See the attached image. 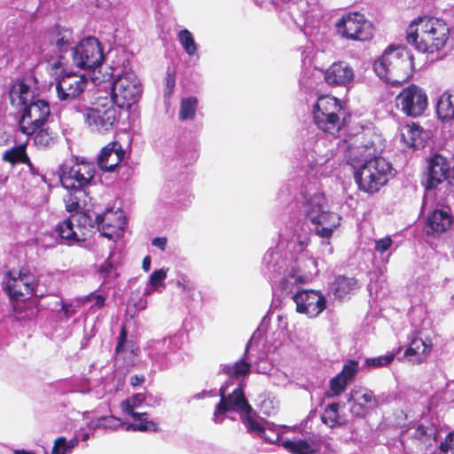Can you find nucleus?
I'll return each instance as SVG.
<instances>
[{
  "label": "nucleus",
  "mask_w": 454,
  "mask_h": 454,
  "mask_svg": "<svg viewBox=\"0 0 454 454\" xmlns=\"http://www.w3.org/2000/svg\"><path fill=\"white\" fill-rule=\"evenodd\" d=\"M280 236L283 241H286L291 258H283L278 251L270 248L262 257V272L272 285H278L286 293H293L295 286L303 283L305 274L312 273L310 267H316V261L306 252L309 233L303 224L286 226Z\"/></svg>",
  "instance_id": "nucleus-1"
},
{
  "label": "nucleus",
  "mask_w": 454,
  "mask_h": 454,
  "mask_svg": "<svg viewBox=\"0 0 454 454\" xmlns=\"http://www.w3.org/2000/svg\"><path fill=\"white\" fill-rule=\"evenodd\" d=\"M300 184V211L303 216L304 223L310 224L309 230L322 238L321 252L323 254H332L333 248L330 239L334 231L340 226L341 217L339 214L331 210L329 202L325 193L320 190L316 182L299 179L289 180L284 184L278 193L280 203H286L292 200L294 192Z\"/></svg>",
  "instance_id": "nucleus-2"
},
{
  "label": "nucleus",
  "mask_w": 454,
  "mask_h": 454,
  "mask_svg": "<svg viewBox=\"0 0 454 454\" xmlns=\"http://www.w3.org/2000/svg\"><path fill=\"white\" fill-rule=\"evenodd\" d=\"M96 174L93 162L66 161L59 170V180L67 190L64 202L67 212L79 213L89 211L92 198L90 196L89 186L92 184Z\"/></svg>",
  "instance_id": "nucleus-3"
},
{
  "label": "nucleus",
  "mask_w": 454,
  "mask_h": 454,
  "mask_svg": "<svg viewBox=\"0 0 454 454\" xmlns=\"http://www.w3.org/2000/svg\"><path fill=\"white\" fill-rule=\"evenodd\" d=\"M111 100L120 108L130 107L142 95V84L133 71L129 54L121 51L112 62Z\"/></svg>",
  "instance_id": "nucleus-4"
},
{
  "label": "nucleus",
  "mask_w": 454,
  "mask_h": 454,
  "mask_svg": "<svg viewBox=\"0 0 454 454\" xmlns=\"http://www.w3.org/2000/svg\"><path fill=\"white\" fill-rule=\"evenodd\" d=\"M450 36L447 23L433 16L414 19L406 29L408 43L420 52L434 53L445 46Z\"/></svg>",
  "instance_id": "nucleus-5"
},
{
  "label": "nucleus",
  "mask_w": 454,
  "mask_h": 454,
  "mask_svg": "<svg viewBox=\"0 0 454 454\" xmlns=\"http://www.w3.org/2000/svg\"><path fill=\"white\" fill-rule=\"evenodd\" d=\"M230 381H226L219 389L220 402L215 405L213 420L216 424L223 422V415L236 412L240 418L247 432L263 433V428H273L271 425H262L258 421L256 413L248 403L241 385L229 392Z\"/></svg>",
  "instance_id": "nucleus-6"
},
{
  "label": "nucleus",
  "mask_w": 454,
  "mask_h": 454,
  "mask_svg": "<svg viewBox=\"0 0 454 454\" xmlns=\"http://www.w3.org/2000/svg\"><path fill=\"white\" fill-rule=\"evenodd\" d=\"M413 58L404 46H388L374 61L373 70L383 81L392 85H400L411 75Z\"/></svg>",
  "instance_id": "nucleus-7"
},
{
  "label": "nucleus",
  "mask_w": 454,
  "mask_h": 454,
  "mask_svg": "<svg viewBox=\"0 0 454 454\" xmlns=\"http://www.w3.org/2000/svg\"><path fill=\"white\" fill-rule=\"evenodd\" d=\"M354 178L360 191L375 193L394 176L392 164L383 157H373L355 167Z\"/></svg>",
  "instance_id": "nucleus-8"
},
{
  "label": "nucleus",
  "mask_w": 454,
  "mask_h": 454,
  "mask_svg": "<svg viewBox=\"0 0 454 454\" xmlns=\"http://www.w3.org/2000/svg\"><path fill=\"white\" fill-rule=\"evenodd\" d=\"M348 113L340 99L331 95L320 96L312 107L313 121L325 133L336 135L343 127Z\"/></svg>",
  "instance_id": "nucleus-9"
},
{
  "label": "nucleus",
  "mask_w": 454,
  "mask_h": 454,
  "mask_svg": "<svg viewBox=\"0 0 454 454\" xmlns=\"http://www.w3.org/2000/svg\"><path fill=\"white\" fill-rule=\"evenodd\" d=\"M76 112L82 114L91 131L106 134L112 131L120 117L115 104L108 98H99L90 106L74 105Z\"/></svg>",
  "instance_id": "nucleus-10"
},
{
  "label": "nucleus",
  "mask_w": 454,
  "mask_h": 454,
  "mask_svg": "<svg viewBox=\"0 0 454 454\" xmlns=\"http://www.w3.org/2000/svg\"><path fill=\"white\" fill-rule=\"evenodd\" d=\"M3 289L11 298L27 296L43 297L49 294L41 278L35 276L27 268L12 270L5 273L3 279Z\"/></svg>",
  "instance_id": "nucleus-11"
},
{
  "label": "nucleus",
  "mask_w": 454,
  "mask_h": 454,
  "mask_svg": "<svg viewBox=\"0 0 454 454\" xmlns=\"http://www.w3.org/2000/svg\"><path fill=\"white\" fill-rule=\"evenodd\" d=\"M254 2L265 8L274 9L287 26H295L300 28L308 23L309 13L314 9L309 0H254Z\"/></svg>",
  "instance_id": "nucleus-12"
},
{
  "label": "nucleus",
  "mask_w": 454,
  "mask_h": 454,
  "mask_svg": "<svg viewBox=\"0 0 454 454\" xmlns=\"http://www.w3.org/2000/svg\"><path fill=\"white\" fill-rule=\"evenodd\" d=\"M183 333H175L159 340H151L146 343L145 350L153 367L165 370L170 366V356L182 347Z\"/></svg>",
  "instance_id": "nucleus-13"
},
{
  "label": "nucleus",
  "mask_w": 454,
  "mask_h": 454,
  "mask_svg": "<svg viewBox=\"0 0 454 454\" xmlns=\"http://www.w3.org/2000/svg\"><path fill=\"white\" fill-rule=\"evenodd\" d=\"M18 113L20 131L27 136H31L40 127L45 125L51 115V108L47 101L36 98Z\"/></svg>",
  "instance_id": "nucleus-14"
},
{
  "label": "nucleus",
  "mask_w": 454,
  "mask_h": 454,
  "mask_svg": "<svg viewBox=\"0 0 454 454\" xmlns=\"http://www.w3.org/2000/svg\"><path fill=\"white\" fill-rule=\"evenodd\" d=\"M74 65L81 69H97L101 67L105 56L99 41L93 36L82 39L72 48Z\"/></svg>",
  "instance_id": "nucleus-15"
},
{
  "label": "nucleus",
  "mask_w": 454,
  "mask_h": 454,
  "mask_svg": "<svg viewBox=\"0 0 454 454\" xmlns=\"http://www.w3.org/2000/svg\"><path fill=\"white\" fill-rule=\"evenodd\" d=\"M336 30L342 37L366 41L372 37V27L364 15L358 12L347 13L336 23Z\"/></svg>",
  "instance_id": "nucleus-16"
},
{
  "label": "nucleus",
  "mask_w": 454,
  "mask_h": 454,
  "mask_svg": "<svg viewBox=\"0 0 454 454\" xmlns=\"http://www.w3.org/2000/svg\"><path fill=\"white\" fill-rule=\"evenodd\" d=\"M395 106L405 115L413 118L419 117L427 107V93L417 85H409L396 96Z\"/></svg>",
  "instance_id": "nucleus-17"
},
{
  "label": "nucleus",
  "mask_w": 454,
  "mask_h": 454,
  "mask_svg": "<svg viewBox=\"0 0 454 454\" xmlns=\"http://www.w3.org/2000/svg\"><path fill=\"white\" fill-rule=\"evenodd\" d=\"M89 85L85 74L68 73L62 75L57 82L56 91L60 101L73 102L81 99Z\"/></svg>",
  "instance_id": "nucleus-18"
},
{
  "label": "nucleus",
  "mask_w": 454,
  "mask_h": 454,
  "mask_svg": "<svg viewBox=\"0 0 454 454\" xmlns=\"http://www.w3.org/2000/svg\"><path fill=\"white\" fill-rule=\"evenodd\" d=\"M95 223L104 237L117 239L123 235L126 226V217L121 210L107 208L95 217Z\"/></svg>",
  "instance_id": "nucleus-19"
},
{
  "label": "nucleus",
  "mask_w": 454,
  "mask_h": 454,
  "mask_svg": "<svg viewBox=\"0 0 454 454\" xmlns=\"http://www.w3.org/2000/svg\"><path fill=\"white\" fill-rule=\"evenodd\" d=\"M333 157V145H330L325 138L320 137L316 140L309 139L304 145V160L302 165L314 169L318 166L326 164Z\"/></svg>",
  "instance_id": "nucleus-20"
},
{
  "label": "nucleus",
  "mask_w": 454,
  "mask_h": 454,
  "mask_svg": "<svg viewBox=\"0 0 454 454\" xmlns=\"http://www.w3.org/2000/svg\"><path fill=\"white\" fill-rule=\"evenodd\" d=\"M45 38L50 45L53 46L58 51V59L49 61V66L52 70H58L63 65V54L67 52L74 43L73 32L69 28L56 25L51 27Z\"/></svg>",
  "instance_id": "nucleus-21"
},
{
  "label": "nucleus",
  "mask_w": 454,
  "mask_h": 454,
  "mask_svg": "<svg viewBox=\"0 0 454 454\" xmlns=\"http://www.w3.org/2000/svg\"><path fill=\"white\" fill-rule=\"evenodd\" d=\"M299 313L306 314L309 317H316L324 311L326 300L322 293L314 290L297 291L293 295Z\"/></svg>",
  "instance_id": "nucleus-22"
},
{
  "label": "nucleus",
  "mask_w": 454,
  "mask_h": 454,
  "mask_svg": "<svg viewBox=\"0 0 454 454\" xmlns=\"http://www.w3.org/2000/svg\"><path fill=\"white\" fill-rule=\"evenodd\" d=\"M32 77L19 78L13 81L9 88L11 105L20 112L37 97L32 88Z\"/></svg>",
  "instance_id": "nucleus-23"
},
{
  "label": "nucleus",
  "mask_w": 454,
  "mask_h": 454,
  "mask_svg": "<svg viewBox=\"0 0 454 454\" xmlns=\"http://www.w3.org/2000/svg\"><path fill=\"white\" fill-rule=\"evenodd\" d=\"M450 169V162L439 153H434L427 160V171L423 182L427 190L435 188L447 179Z\"/></svg>",
  "instance_id": "nucleus-24"
},
{
  "label": "nucleus",
  "mask_w": 454,
  "mask_h": 454,
  "mask_svg": "<svg viewBox=\"0 0 454 454\" xmlns=\"http://www.w3.org/2000/svg\"><path fill=\"white\" fill-rule=\"evenodd\" d=\"M452 223L453 216L450 207L436 208L427 215L424 231L428 236L439 237L450 228Z\"/></svg>",
  "instance_id": "nucleus-25"
},
{
  "label": "nucleus",
  "mask_w": 454,
  "mask_h": 454,
  "mask_svg": "<svg viewBox=\"0 0 454 454\" xmlns=\"http://www.w3.org/2000/svg\"><path fill=\"white\" fill-rule=\"evenodd\" d=\"M353 68L344 61L333 63L325 72V81L331 86L349 85L354 80Z\"/></svg>",
  "instance_id": "nucleus-26"
},
{
  "label": "nucleus",
  "mask_w": 454,
  "mask_h": 454,
  "mask_svg": "<svg viewBox=\"0 0 454 454\" xmlns=\"http://www.w3.org/2000/svg\"><path fill=\"white\" fill-rule=\"evenodd\" d=\"M432 347L430 339H423L416 333L412 335L409 347L403 353V357L412 364H419L429 356Z\"/></svg>",
  "instance_id": "nucleus-27"
},
{
  "label": "nucleus",
  "mask_w": 454,
  "mask_h": 454,
  "mask_svg": "<svg viewBox=\"0 0 454 454\" xmlns=\"http://www.w3.org/2000/svg\"><path fill=\"white\" fill-rule=\"evenodd\" d=\"M124 155L125 152L121 144L113 142L101 150L98 157V165L103 171H113L122 160Z\"/></svg>",
  "instance_id": "nucleus-28"
},
{
  "label": "nucleus",
  "mask_w": 454,
  "mask_h": 454,
  "mask_svg": "<svg viewBox=\"0 0 454 454\" xmlns=\"http://www.w3.org/2000/svg\"><path fill=\"white\" fill-rule=\"evenodd\" d=\"M358 361L348 360L341 370L334 378L330 380V388L334 395H340L348 382L353 380L358 372Z\"/></svg>",
  "instance_id": "nucleus-29"
},
{
  "label": "nucleus",
  "mask_w": 454,
  "mask_h": 454,
  "mask_svg": "<svg viewBox=\"0 0 454 454\" xmlns=\"http://www.w3.org/2000/svg\"><path fill=\"white\" fill-rule=\"evenodd\" d=\"M257 333H260L259 329H257V331L254 333L253 337L250 339L247 346L246 351H247L253 339L254 338ZM247 359L250 360L249 357H247V352H245L244 356L233 364H224L222 367V372L227 374L230 378L246 376L251 372L252 366L251 363L247 362Z\"/></svg>",
  "instance_id": "nucleus-30"
},
{
  "label": "nucleus",
  "mask_w": 454,
  "mask_h": 454,
  "mask_svg": "<svg viewBox=\"0 0 454 454\" xmlns=\"http://www.w3.org/2000/svg\"><path fill=\"white\" fill-rule=\"evenodd\" d=\"M359 288L357 280L354 278L339 276L332 285V291L336 298L342 299L353 294Z\"/></svg>",
  "instance_id": "nucleus-31"
},
{
  "label": "nucleus",
  "mask_w": 454,
  "mask_h": 454,
  "mask_svg": "<svg viewBox=\"0 0 454 454\" xmlns=\"http://www.w3.org/2000/svg\"><path fill=\"white\" fill-rule=\"evenodd\" d=\"M436 113L442 121H454V90L445 91L440 96Z\"/></svg>",
  "instance_id": "nucleus-32"
},
{
  "label": "nucleus",
  "mask_w": 454,
  "mask_h": 454,
  "mask_svg": "<svg viewBox=\"0 0 454 454\" xmlns=\"http://www.w3.org/2000/svg\"><path fill=\"white\" fill-rule=\"evenodd\" d=\"M157 423L149 419L147 412H141L134 414L133 422L125 426V431H139V432H152L156 433L159 431Z\"/></svg>",
  "instance_id": "nucleus-33"
},
{
  "label": "nucleus",
  "mask_w": 454,
  "mask_h": 454,
  "mask_svg": "<svg viewBox=\"0 0 454 454\" xmlns=\"http://www.w3.org/2000/svg\"><path fill=\"white\" fill-rule=\"evenodd\" d=\"M402 140L410 147L419 148L424 145L422 129L419 125H405L401 129Z\"/></svg>",
  "instance_id": "nucleus-34"
},
{
  "label": "nucleus",
  "mask_w": 454,
  "mask_h": 454,
  "mask_svg": "<svg viewBox=\"0 0 454 454\" xmlns=\"http://www.w3.org/2000/svg\"><path fill=\"white\" fill-rule=\"evenodd\" d=\"M55 232L62 244L72 246L79 241L77 234L74 231L73 223L69 218L57 224Z\"/></svg>",
  "instance_id": "nucleus-35"
},
{
  "label": "nucleus",
  "mask_w": 454,
  "mask_h": 454,
  "mask_svg": "<svg viewBox=\"0 0 454 454\" xmlns=\"http://www.w3.org/2000/svg\"><path fill=\"white\" fill-rule=\"evenodd\" d=\"M177 39L191 59H200L198 44L196 43L192 34L188 29H182L177 35Z\"/></svg>",
  "instance_id": "nucleus-36"
},
{
  "label": "nucleus",
  "mask_w": 454,
  "mask_h": 454,
  "mask_svg": "<svg viewBox=\"0 0 454 454\" xmlns=\"http://www.w3.org/2000/svg\"><path fill=\"white\" fill-rule=\"evenodd\" d=\"M348 400L362 403L368 409H375L379 405L372 391L363 387L353 389Z\"/></svg>",
  "instance_id": "nucleus-37"
},
{
  "label": "nucleus",
  "mask_w": 454,
  "mask_h": 454,
  "mask_svg": "<svg viewBox=\"0 0 454 454\" xmlns=\"http://www.w3.org/2000/svg\"><path fill=\"white\" fill-rule=\"evenodd\" d=\"M258 421H260L261 424L266 425L270 424L273 426V428H263V433H258V432H249L250 434H254L258 437L263 439L265 442L269 443H278L282 446L283 440L281 438V432L279 431V426L275 425L272 422L267 421L262 418L257 417Z\"/></svg>",
  "instance_id": "nucleus-38"
},
{
  "label": "nucleus",
  "mask_w": 454,
  "mask_h": 454,
  "mask_svg": "<svg viewBox=\"0 0 454 454\" xmlns=\"http://www.w3.org/2000/svg\"><path fill=\"white\" fill-rule=\"evenodd\" d=\"M127 424L123 423L121 419L114 416H104L91 420L89 427L91 430L105 429V430H117L120 427L125 429Z\"/></svg>",
  "instance_id": "nucleus-39"
},
{
  "label": "nucleus",
  "mask_w": 454,
  "mask_h": 454,
  "mask_svg": "<svg viewBox=\"0 0 454 454\" xmlns=\"http://www.w3.org/2000/svg\"><path fill=\"white\" fill-rule=\"evenodd\" d=\"M282 446L293 454H317V448L315 444L309 443L303 440L291 441L286 440L282 442Z\"/></svg>",
  "instance_id": "nucleus-40"
},
{
  "label": "nucleus",
  "mask_w": 454,
  "mask_h": 454,
  "mask_svg": "<svg viewBox=\"0 0 454 454\" xmlns=\"http://www.w3.org/2000/svg\"><path fill=\"white\" fill-rule=\"evenodd\" d=\"M32 135H34L35 145L39 148H47L52 146L55 144L57 138V134L53 132L50 128H44V126L40 127Z\"/></svg>",
  "instance_id": "nucleus-41"
},
{
  "label": "nucleus",
  "mask_w": 454,
  "mask_h": 454,
  "mask_svg": "<svg viewBox=\"0 0 454 454\" xmlns=\"http://www.w3.org/2000/svg\"><path fill=\"white\" fill-rule=\"evenodd\" d=\"M3 160L12 164H30V160L26 153L25 145H23L6 150L3 154Z\"/></svg>",
  "instance_id": "nucleus-42"
},
{
  "label": "nucleus",
  "mask_w": 454,
  "mask_h": 454,
  "mask_svg": "<svg viewBox=\"0 0 454 454\" xmlns=\"http://www.w3.org/2000/svg\"><path fill=\"white\" fill-rule=\"evenodd\" d=\"M198 99L195 97L182 98L180 102L179 119L181 121L193 120L198 108Z\"/></svg>",
  "instance_id": "nucleus-43"
},
{
  "label": "nucleus",
  "mask_w": 454,
  "mask_h": 454,
  "mask_svg": "<svg viewBox=\"0 0 454 454\" xmlns=\"http://www.w3.org/2000/svg\"><path fill=\"white\" fill-rule=\"evenodd\" d=\"M406 434L410 437L427 442L434 435V430L433 427L414 425L408 428Z\"/></svg>",
  "instance_id": "nucleus-44"
},
{
  "label": "nucleus",
  "mask_w": 454,
  "mask_h": 454,
  "mask_svg": "<svg viewBox=\"0 0 454 454\" xmlns=\"http://www.w3.org/2000/svg\"><path fill=\"white\" fill-rule=\"evenodd\" d=\"M393 240L389 236L375 240L374 251L382 258L383 262H387L392 254Z\"/></svg>",
  "instance_id": "nucleus-45"
},
{
  "label": "nucleus",
  "mask_w": 454,
  "mask_h": 454,
  "mask_svg": "<svg viewBox=\"0 0 454 454\" xmlns=\"http://www.w3.org/2000/svg\"><path fill=\"white\" fill-rule=\"evenodd\" d=\"M113 254H110L108 258L105 260V262L100 264L98 268V273L104 281L108 280L109 278H114L117 277L116 273V263L112 259Z\"/></svg>",
  "instance_id": "nucleus-46"
},
{
  "label": "nucleus",
  "mask_w": 454,
  "mask_h": 454,
  "mask_svg": "<svg viewBox=\"0 0 454 454\" xmlns=\"http://www.w3.org/2000/svg\"><path fill=\"white\" fill-rule=\"evenodd\" d=\"M176 286L189 299L193 298L196 290V283L189 276L185 274H178Z\"/></svg>",
  "instance_id": "nucleus-47"
},
{
  "label": "nucleus",
  "mask_w": 454,
  "mask_h": 454,
  "mask_svg": "<svg viewBox=\"0 0 454 454\" xmlns=\"http://www.w3.org/2000/svg\"><path fill=\"white\" fill-rule=\"evenodd\" d=\"M322 420L330 427L339 424V404L334 403L327 405L322 414Z\"/></svg>",
  "instance_id": "nucleus-48"
},
{
  "label": "nucleus",
  "mask_w": 454,
  "mask_h": 454,
  "mask_svg": "<svg viewBox=\"0 0 454 454\" xmlns=\"http://www.w3.org/2000/svg\"><path fill=\"white\" fill-rule=\"evenodd\" d=\"M394 353H387L377 357L366 358L364 363L367 367L380 368L389 364L394 360Z\"/></svg>",
  "instance_id": "nucleus-49"
},
{
  "label": "nucleus",
  "mask_w": 454,
  "mask_h": 454,
  "mask_svg": "<svg viewBox=\"0 0 454 454\" xmlns=\"http://www.w3.org/2000/svg\"><path fill=\"white\" fill-rule=\"evenodd\" d=\"M168 270L160 269L154 270L149 277L148 285H150L153 289H158L159 287H165L164 280L167 278Z\"/></svg>",
  "instance_id": "nucleus-50"
},
{
  "label": "nucleus",
  "mask_w": 454,
  "mask_h": 454,
  "mask_svg": "<svg viewBox=\"0 0 454 454\" xmlns=\"http://www.w3.org/2000/svg\"><path fill=\"white\" fill-rule=\"evenodd\" d=\"M82 299V302L90 301L92 302L91 309H102L105 306L106 295L101 294L90 293Z\"/></svg>",
  "instance_id": "nucleus-51"
},
{
  "label": "nucleus",
  "mask_w": 454,
  "mask_h": 454,
  "mask_svg": "<svg viewBox=\"0 0 454 454\" xmlns=\"http://www.w3.org/2000/svg\"><path fill=\"white\" fill-rule=\"evenodd\" d=\"M40 240L43 246L47 248L54 247L57 245L62 244L56 235L55 229L51 231L44 233Z\"/></svg>",
  "instance_id": "nucleus-52"
},
{
  "label": "nucleus",
  "mask_w": 454,
  "mask_h": 454,
  "mask_svg": "<svg viewBox=\"0 0 454 454\" xmlns=\"http://www.w3.org/2000/svg\"><path fill=\"white\" fill-rule=\"evenodd\" d=\"M61 304V312L64 314L66 317H70L76 314L78 309L82 304V299H77L76 303H66L64 301H60Z\"/></svg>",
  "instance_id": "nucleus-53"
},
{
  "label": "nucleus",
  "mask_w": 454,
  "mask_h": 454,
  "mask_svg": "<svg viewBox=\"0 0 454 454\" xmlns=\"http://www.w3.org/2000/svg\"><path fill=\"white\" fill-rule=\"evenodd\" d=\"M72 450H68L67 445V439L63 436L58 437L51 450V454H69Z\"/></svg>",
  "instance_id": "nucleus-54"
},
{
  "label": "nucleus",
  "mask_w": 454,
  "mask_h": 454,
  "mask_svg": "<svg viewBox=\"0 0 454 454\" xmlns=\"http://www.w3.org/2000/svg\"><path fill=\"white\" fill-rule=\"evenodd\" d=\"M440 454H454V432L450 433L440 444Z\"/></svg>",
  "instance_id": "nucleus-55"
},
{
  "label": "nucleus",
  "mask_w": 454,
  "mask_h": 454,
  "mask_svg": "<svg viewBox=\"0 0 454 454\" xmlns=\"http://www.w3.org/2000/svg\"><path fill=\"white\" fill-rule=\"evenodd\" d=\"M30 2H33L34 4L31 7L25 6V10H21L20 15L22 16V19L26 20H31L34 16L35 15L37 10H38V3L39 0H29Z\"/></svg>",
  "instance_id": "nucleus-56"
},
{
  "label": "nucleus",
  "mask_w": 454,
  "mask_h": 454,
  "mask_svg": "<svg viewBox=\"0 0 454 454\" xmlns=\"http://www.w3.org/2000/svg\"><path fill=\"white\" fill-rule=\"evenodd\" d=\"M121 409L123 413L130 415L131 418H134V414H138L139 412L135 411V406L131 403L130 400L129 398L123 400L121 403Z\"/></svg>",
  "instance_id": "nucleus-57"
},
{
  "label": "nucleus",
  "mask_w": 454,
  "mask_h": 454,
  "mask_svg": "<svg viewBox=\"0 0 454 454\" xmlns=\"http://www.w3.org/2000/svg\"><path fill=\"white\" fill-rule=\"evenodd\" d=\"M366 408L362 403L354 401V403L350 407V411L356 417H363L366 413Z\"/></svg>",
  "instance_id": "nucleus-58"
},
{
  "label": "nucleus",
  "mask_w": 454,
  "mask_h": 454,
  "mask_svg": "<svg viewBox=\"0 0 454 454\" xmlns=\"http://www.w3.org/2000/svg\"><path fill=\"white\" fill-rule=\"evenodd\" d=\"M145 403L148 406H159L161 403V397L155 396L153 394L145 395Z\"/></svg>",
  "instance_id": "nucleus-59"
},
{
  "label": "nucleus",
  "mask_w": 454,
  "mask_h": 454,
  "mask_svg": "<svg viewBox=\"0 0 454 454\" xmlns=\"http://www.w3.org/2000/svg\"><path fill=\"white\" fill-rule=\"evenodd\" d=\"M175 84V77L171 74H168L166 78V89L164 92L165 97H169L171 95Z\"/></svg>",
  "instance_id": "nucleus-60"
},
{
  "label": "nucleus",
  "mask_w": 454,
  "mask_h": 454,
  "mask_svg": "<svg viewBox=\"0 0 454 454\" xmlns=\"http://www.w3.org/2000/svg\"><path fill=\"white\" fill-rule=\"evenodd\" d=\"M129 399L130 400V402L133 404V406H135V408H137L142 403H145V394L138 393V394L133 395Z\"/></svg>",
  "instance_id": "nucleus-61"
},
{
  "label": "nucleus",
  "mask_w": 454,
  "mask_h": 454,
  "mask_svg": "<svg viewBox=\"0 0 454 454\" xmlns=\"http://www.w3.org/2000/svg\"><path fill=\"white\" fill-rule=\"evenodd\" d=\"M168 240L164 237H157L152 240V245L158 247L161 251H164L167 246Z\"/></svg>",
  "instance_id": "nucleus-62"
},
{
  "label": "nucleus",
  "mask_w": 454,
  "mask_h": 454,
  "mask_svg": "<svg viewBox=\"0 0 454 454\" xmlns=\"http://www.w3.org/2000/svg\"><path fill=\"white\" fill-rule=\"evenodd\" d=\"M312 53V49L310 46H306L301 51V61L304 65L311 64L310 54Z\"/></svg>",
  "instance_id": "nucleus-63"
},
{
  "label": "nucleus",
  "mask_w": 454,
  "mask_h": 454,
  "mask_svg": "<svg viewBox=\"0 0 454 454\" xmlns=\"http://www.w3.org/2000/svg\"><path fill=\"white\" fill-rule=\"evenodd\" d=\"M94 431L95 430H91L90 428V427L88 426V430L87 431H85L84 429L82 428L81 430L76 432L75 434L78 435L79 441L81 440V441L85 442V441H87L90 437V435L93 434Z\"/></svg>",
  "instance_id": "nucleus-64"
}]
</instances>
